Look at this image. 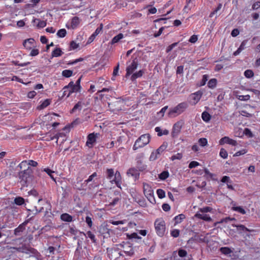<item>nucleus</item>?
Listing matches in <instances>:
<instances>
[{"instance_id":"338daca9","label":"nucleus","mask_w":260,"mask_h":260,"mask_svg":"<svg viewBox=\"0 0 260 260\" xmlns=\"http://www.w3.org/2000/svg\"><path fill=\"white\" fill-rule=\"evenodd\" d=\"M28 165L27 164V161L24 160L22 161L18 166V167H19L20 169H22L23 168H25L26 167H28Z\"/></svg>"},{"instance_id":"774afa93","label":"nucleus","mask_w":260,"mask_h":260,"mask_svg":"<svg viewBox=\"0 0 260 260\" xmlns=\"http://www.w3.org/2000/svg\"><path fill=\"white\" fill-rule=\"evenodd\" d=\"M119 200V199L118 198L114 199L109 204L108 206L110 207H113L118 203Z\"/></svg>"},{"instance_id":"0eeeda50","label":"nucleus","mask_w":260,"mask_h":260,"mask_svg":"<svg viewBox=\"0 0 260 260\" xmlns=\"http://www.w3.org/2000/svg\"><path fill=\"white\" fill-rule=\"evenodd\" d=\"M183 124L184 122L183 120L178 121L174 124L172 132L171 133V136L173 138L177 137L180 133L181 129Z\"/></svg>"},{"instance_id":"c9c22d12","label":"nucleus","mask_w":260,"mask_h":260,"mask_svg":"<svg viewBox=\"0 0 260 260\" xmlns=\"http://www.w3.org/2000/svg\"><path fill=\"white\" fill-rule=\"evenodd\" d=\"M34 22H38L37 26L39 28H43L46 25V22L43 20L36 19L34 20Z\"/></svg>"},{"instance_id":"412c9836","label":"nucleus","mask_w":260,"mask_h":260,"mask_svg":"<svg viewBox=\"0 0 260 260\" xmlns=\"http://www.w3.org/2000/svg\"><path fill=\"white\" fill-rule=\"evenodd\" d=\"M60 219L63 221L71 222L73 220V217L68 213H63L60 215Z\"/></svg>"},{"instance_id":"58836bf2","label":"nucleus","mask_w":260,"mask_h":260,"mask_svg":"<svg viewBox=\"0 0 260 260\" xmlns=\"http://www.w3.org/2000/svg\"><path fill=\"white\" fill-rule=\"evenodd\" d=\"M119 65V64L114 69L112 77L111 80L114 81L115 80V77L118 75Z\"/></svg>"},{"instance_id":"4468645a","label":"nucleus","mask_w":260,"mask_h":260,"mask_svg":"<svg viewBox=\"0 0 260 260\" xmlns=\"http://www.w3.org/2000/svg\"><path fill=\"white\" fill-rule=\"evenodd\" d=\"M143 155L142 153L139 154L137 158V168L138 169L139 171H143L146 169V166L145 165H142L141 158L143 157Z\"/></svg>"},{"instance_id":"cd10ccee","label":"nucleus","mask_w":260,"mask_h":260,"mask_svg":"<svg viewBox=\"0 0 260 260\" xmlns=\"http://www.w3.org/2000/svg\"><path fill=\"white\" fill-rule=\"evenodd\" d=\"M14 203L17 205L21 206L24 203V199L21 197H16L14 199Z\"/></svg>"},{"instance_id":"c03bdc74","label":"nucleus","mask_w":260,"mask_h":260,"mask_svg":"<svg viewBox=\"0 0 260 260\" xmlns=\"http://www.w3.org/2000/svg\"><path fill=\"white\" fill-rule=\"evenodd\" d=\"M243 134L245 135V136H247L248 138H252L253 137V135L250 129L248 128H245L243 131Z\"/></svg>"},{"instance_id":"ea45409f","label":"nucleus","mask_w":260,"mask_h":260,"mask_svg":"<svg viewBox=\"0 0 260 260\" xmlns=\"http://www.w3.org/2000/svg\"><path fill=\"white\" fill-rule=\"evenodd\" d=\"M85 236L90 238L93 242H95L96 239L95 236L91 231L87 232L85 234Z\"/></svg>"},{"instance_id":"a878e982","label":"nucleus","mask_w":260,"mask_h":260,"mask_svg":"<svg viewBox=\"0 0 260 260\" xmlns=\"http://www.w3.org/2000/svg\"><path fill=\"white\" fill-rule=\"evenodd\" d=\"M202 118L204 121L208 122L211 120V116L208 112L204 111L202 114Z\"/></svg>"},{"instance_id":"79ce46f5","label":"nucleus","mask_w":260,"mask_h":260,"mask_svg":"<svg viewBox=\"0 0 260 260\" xmlns=\"http://www.w3.org/2000/svg\"><path fill=\"white\" fill-rule=\"evenodd\" d=\"M219 155L221 157L224 159L228 157V152L225 149L222 148L220 150Z\"/></svg>"},{"instance_id":"a18cd8bd","label":"nucleus","mask_w":260,"mask_h":260,"mask_svg":"<svg viewBox=\"0 0 260 260\" xmlns=\"http://www.w3.org/2000/svg\"><path fill=\"white\" fill-rule=\"evenodd\" d=\"M44 171L47 173V174L50 177V178L53 181H55V179L53 175L54 173V171L51 170L49 169H45Z\"/></svg>"},{"instance_id":"49530a36","label":"nucleus","mask_w":260,"mask_h":260,"mask_svg":"<svg viewBox=\"0 0 260 260\" xmlns=\"http://www.w3.org/2000/svg\"><path fill=\"white\" fill-rule=\"evenodd\" d=\"M244 75L247 78H250L254 76L253 72L251 70H247L244 72Z\"/></svg>"},{"instance_id":"7ed1b4c3","label":"nucleus","mask_w":260,"mask_h":260,"mask_svg":"<svg viewBox=\"0 0 260 260\" xmlns=\"http://www.w3.org/2000/svg\"><path fill=\"white\" fill-rule=\"evenodd\" d=\"M151 139V136L149 134L141 135L135 142L133 146V150H136L139 148H142L147 145Z\"/></svg>"},{"instance_id":"9b49d317","label":"nucleus","mask_w":260,"mask_h":260,"mask_svg":"<svg viewBox=\"0 0 260 260\" xmlns=\"http://www.w3.org/2000/svg\"><path fill=\"white\" fill-rule=\"evenodd\" d=\"M121 246L123 247V250L119 253L120 255H124L125 254L126 256L130 255V244L129 242H123L122 244H121Z\"/></svg>"},{"instance_id":"6e6d98bb","label":"nucleus","mask_w":260,"mask_h":260,"mask_svg":"<svg viewBox=\"0 0 260 260\" xmlns=\"http://www.w3.org/2000/svg\"><path fill=\"white\" fill-rule=\"evenodd\" d=\"M158 154H157L156 151L152 152L150 156L149 159L150 161H153L156 159L158 157Z\"/></svg>"},{"instance_id":"f8f14e48","label":"nucleus","mask_w":260,"mask_h":260,"mask_svg":"<svg viewBox=\"0 0 260 260\" xmlns=\"http://www.w3.org/2000/svg\"><path fill=\"white\" fill-rule=\"evenodd\" d=\"M32 217H30L29 219L26 220L22 223L20 224L17 228L14 230V234L16 236L20 235V233L22 232L25 229V226L29 222V220L31 219Z\"/></svg>"},{"instance_id":"423d86ee","label":"nucleus","mask_w":260,"mask_h":260,"mask_svg":"<svg viewBox=\"0 0 260 260\" xmlns=\"http://www.w3.org/2000/svg\"><path fill=\"white\" fill-rule=\"evenodd\" d=\"M143 191L145 197L149 202L152 204H155V199L153 196V191L148 184L143 183Z\"/></svg>"},{"instance_id":"c756f323","label":"nucleus","mask_w":260,"mask_h":260,"mask_svg":"<svg viewBox=\"0 0 260 260\" xmlns=\"http://www.w3.org/2000/svg\"><path fill=\"white\" fill-rule=\"evenodd\" d=\"M168 143L164 142L163 144L156 150L157 154H160L167 147Z\"/></svg>"},{"instance_id":"de8ad7c7","label":"nucleus","mask_w":260,"mask_h":260,"mask_svg":"<svg viewBox=\"0 0 260 260\" xmlns=\"http://www.w3.org/2000/svg\"><path fill=\"white\" fill-rule=\"evenodd\" d=\"M198 143L200 146L204 147L207 145L208 142L206 138H202L199 139Z\"/></svg>"},{"instance_id":"6ab92c4d","label":"nucleus","mask_w":260,"mask_h":260,"mask_svg":"<svg viewBox=\"0 0 260 260\" xmlns=\"http://www.w3.org/2000/svg\"><path fill=\"white\" fill-rule=\"evenodd\" d=\"M97 176L96 173L94 172L92 175L89 176L88 178L86 180H85L84 182V183L82 184L81 188H79V190L81 189H84V187L86 186L87 183L92 181L93 178Z\"/></svg>"},{"instance_id":"9d476101","label":"nucleus","mask_w":260,"mask_h":260,"mask_svg":"<svg viewBox=\"0 0 260 260\" xmlns=\"http://www.w3.org/2000/svg\"><path fill=\"white\" fill-rule=\"evenodd\" d=\"M98 133H91L88 135L87 136V140L86 141V145L88 147H91L93 144L95 142L96 139L99 136Z\"/></svg>"},{"instance_id":"a211bd4d","label":"nucleus","mask_w":260,"mask_h":260,"mask_svg":"<svg viewBox=\"0 0 260 260\" xmlns=\"http://www.w3.org/2000/svg\"><path fill=\"white\" fill-rule=\"evenodd\" d=\"M248 42L247 40H244L241 44L240 47L238 48V49L235 51L233 53L234 56H237L240 54V53L245 49V46Z\"/></svg>"},{"instance_id":"13d9d810","label":"nucleus","mask_w":260,"mask_h":260,"mask_svg":"<svg viewBox=\"0 0 260 260\" xmlns=\"http://www.w3.org/2000/svg\"><path fill=\"white\" fill-rule=\"evenodd\" d=\"M250 96L248 94L246 95H237V98L239 100L246 101L250 99Z\"/></svg>"},{"instance_id":"5701e85b","label":"nucleus","mask_w":260,"mask_h":260,"mask_svg":"<svg viewBox=\"0 0 260 260\" xmlns=\"http://www.w3.org/2000/svg\"><path fill=\"white\" fill-rule=\"evenodd\" d=\"M232 204L233 205L232 210L237 211L242 214H245L246 213V211L243 207L241 206H235L236 203H234L233 202L232 203Z\"/></svg>"},{"instance_id":"1a4fd4ad","label":"nucleus","mask_w":260,"mask_h":260,"mask_svg":"<svg viewBox=\"0 0 260 260\" xmlns=\"http://www.w3.org/2000/svg\"><path fill=\"white\" fill-rule=\"evenodd\" d=\"M64 89H69V92L67 94V97H69L73 93L80 92L81 90L79 88L74 85L73 81H71L68 85L64 86Z\"/></svg>"},{"instance_id":"f257e3e1","label":"nucleus","mask_w":260,"mask_h":260,"mask_svg":"<svg viewBox=\"0 0 260 260\" xmlns=\"http://www.w3.org/2000/svg\"><path fill=\"white\" fill-rule=\"evenodd\" d=\"M106 176L112 184H115L117 187H120L121 175L118 171L115 173L113 169H108L106 171Z\"/></svg>"},{"instance_id":"dca6fc26","label":"nucleus","mask_w":260,"mask_h":260,"mask_svg":"<svg viewBox=\"0 0 260 260\" xmlns=\"http://www.w3.org/2000/svg\"><path fill=\"white\" fill-rule=\"evenodd\" d=\"M145 71L144 70H140L138 72H136L135 73H133L131 75V81H134L136 79L141 77L144 74Z\"/></svg>"},{"instance_id":"4c0bfd02","label":"nucleus","mask_w":260,"mask_h":260,"mask_svg":"<svg viewBox=\"0 0 260 260\" xmlns=\"http://www.w3.org/2000/svg\"><path fill=\"white\" fill-rule=\"evenodd\" d=\"M66 34L67 31L64 28L59 29L57 32V36L59 38H63L66 36Z\"/></svg>"},{"instance_id":"680f3d73","label":"nucleus","mask_w":260,"mask_h":260,"mask_svg":"<svg viewBox=\"0 0 260 260\" xmlns=\"http://www.w3.org/2000/svg\"><path fill=\"white\" fill-rule=\"evenodd\" d=\"M182 157V153H178L176 155H174L172 156L171 159L172 160H174L175 159H181Z\"/></svg>"},{"instance_id":"e433bc0d","label":"nucleus","mask_w":260,"mask_h":260,"mask_svg":"<svg viewBox=\"0 0 260 260\" xmlns=\"http://www.w3.org/2000/svg\"><path fill=\"white\" fill-rule=\"evenodd\" d=\"M131 176L134 177L136 179H138L140 176V173L135 168H131Z\"/></svg>"},{"instance_id":"3c124183","label":"nucleus","mask_w":260,"mask_h":260,"mask_svg":"<svg viewBox=\"0 0 260 260\" xmlns=\"http://www.w3.org/2000/svg\"><path fill=\"white\" fill-rule=\"evenodd\" d=\"M191 0H186V5L185 6L183 10L185 12H188L191 9V6H190V2Z\"/></svg>"},{"instance_id":"393cba45","label":"nucleus","mask_w":260,"mask_h":260,"mask_svg":"<svg viewBox=\"0 0 260 260\" xmlns=\"http://www.w3.org/2000/svg\"><path fill=\"white\" fill-rule=\"evenodd\" d=\"M123 38V35L121 33L119 34L117 36H115L111 40V44L113 45L115 43H118L121 39Z\"/></svg>"},{"instance_id":"864d4df0","label":"nucleus","mask_w":260,"mask_h":260,"mask_svg":"<svg viewBox=\"0 0 260 260\" xmlns=\"http://www.w3.org/2000/svg\"><path fill=\"white\" fill-rule=\"evenodd\" d=\"M187 251L183 249H179L178 250V255L180 257H184L187 255Z\"/></svg>"},{"instance_id":"a19ab883","label":"nucleus","mask_w":260,"mask_h":260,"mask_svg":"<svg viewBox=\"0 0 260 260\" xmlns=\"http://www.w3.org/2000/svg\"><path fill=\"white\" fill-rule=\"evenodd\" d=\"M82 103L81 102H78L73 107L72 110V113L75 112L77 110H81L82 109Z\"/></svg>"},{"instance_id":"2f4dec72","label":"nucleus","mask_w":260,"mask_h":260,"mask_svg":"<svg viewBox=\"0 0 260 260\" xmlns=\"http://www.w3.org/2000/svg\"><path fill=\"white\" fill-rule=\"evenodd\" d=\"M237 227L238 231H247V232H254V230H249L244 225L240 224L237 225H235Z\"/></svg>"},{"instance_id":"bb28decb","label":"nucleus","mask_w":260,"mask_h":260,"mask_svg":"<svg viewBox=\"0 0 260 260\" xmlns=\"http://www.w3.org/2000/svg\"><path fill=\"white\" fill-rule=\"evenodd\" d=\"M219 251L224 255H228L231 254L233 251L228 247H222L219 249Z\"/></svg>"},{"instance_id":"39448f33","label":"nucleus","mask_w":260,"mask_h":260,"mask_svg":"<svg viewBox=\"0 0 260 260\" xmlns=\"http://www.w3.org/2000/svg\"><path fill=\"white\" fill-rule=\"evenodd\" d=\"M155 229L157 235L160 237L164 236L166 231V223L161 219H157L154 222Z\"/></svg>"},{"instance_id":"0e129e2a","label":"nucleus","mask_w":260,"mask_h":260,"mask_svg":"<svg viewBox=\"0 0 260 260\" xmlns=\"http://www.w3.org/2000/svg\"><path fill=\"white\" fill-rule=\"evenodd\" d=\"M200 164L196 161H191L188 166V168L190 169H192L193 168H195L198 166H199Z\"/></svg>"},{"instance_id":"72a5a7b5","label":"nucleus","mask_w":260,"mask_h":260,"mask_svg":"<svg viewBox=\"0 0 260 260\" xmlns=\"http://www.w3.org/2000/svg\"><path fill=\"white\" fill-rule=\"evenodd\" d=\"M169 176V172L167 171H164L162 172L160 174L158 175V177L160 179L164 180L166 179Z\"/></svg>"},{"instance_id":"f3484780","label":"nucleus","mask_w":260,"mask_h":260,"mask_svg":"<svg viewBox=\"0 0 260 260\" xmlns=\"http://www.w3.org/2000/svg\"><path fill=\"white\" fill-rule=\"evenodd\" d=\"M194 216L206 221H211L212 220L211 218L207 214H201L198 212L195 214Z\"/></svg>"},{"instance_id":"b1692460","label":"nucleus","mask_w":260,"mask_h":260,"mask_svg":"<svg viewBox=\"0 0 260 260\" xmlns=\"http://www.w3.org/2000/svg\"><path fill=\"white\" fill-rule=\"evenodd\" d=\"M80 23L79 19L78 17H74L71 20V27L73 29L76 28Z\"/></svg>"},{"instance_id":"69168bd1","label":"nucleus","mask_w":260,"mask_h":260,"mask_svg":"<svg viewBox=\"0 0 260 260\" xmlns=\"http://www.w3.org/2000/svg\"><path fill=\"white\" fill-rule=\"evenodd\" d=\"M168 106H166L163 107L160 111L157 113L158 116L160 115L161 117H163L166 110L168 109Z\"/></svg>"},{"instance_id":"052dcab7","label":"nucleus","mask_w":260,"mask_h":260,"mask_svg":"<svg viewBox=\"0 0 260 260\" xmlns=\"http://www.w3.org/2000/svg\"><path fill=\"white\" fill-rule=\"evenodd\" d=\"M229 142V138L228 137H224L222 138L219 141L220 145H223L225 143L228 144Z\"/></svg>"},{"instance_id":"6e6552de","label":"nucleus","mask_w":260,"mask_h":260,"mask_svg":"<svg viewBox=\"0 0 260 260\" xmlns=\"http://www.w3.org/2000/svg\"><path fill=\"white\" fill-rule=\"evenodd\" d=\"M11 249L15 250L18 252L25 253L26 254L35 253L36 250L34 248L26 246L25 244H23L21 246L19 247H12Z\"/></svg>"},{"instance_id":"f03ea898","label":"nucleus","mask_w":260,"mask_h":260,"mask_svg":"<svg viewBox=\"0 0 260 260\" xmlns=\"http://www.w3.org/2000/svg\"><path fill=\"white\" fill-rule=\"evenodd\" d=\"M188 105L186 102H182L179 104L176 107L170 109L168 115L169 117H174L177 115L183 113L188 107Z\"/></svg>"},{"instance_id":"ddd939ff","label":"nucleus","mask_w":260,"mask_h":260,"mask_svg":"<svg viewBox=\"0 0 260 260\" xmlns=\"http://www.w3.org/2000/svg\"><path fill=\"white\" fill-rule=\"evenodd\" d=\"M35 41L32 38H29L25 40L23 42V45L24 47L28 50H30L32 48L35 47Z\"/></svg>"},{"instance_id":"bf43d9fd","label":"nucleus","mask_w":260,"mask_h":260,"mask_svg":"<svg viewBox=\"0 0 260 260\" xmlns=\"http://www.w3.org/2000/svg\"><path fill=\"white\" fill-rule=\"evenodd\" d=\"M109 223L113 224V225H118V224H123L125 222V220H117V221H115L114 220H109Z\"/></svg>"},{"instance_id":"aec40b11","label":"nucleus","mask_w":260,"mask_h":260,"mask_svg":"<svg viewBox=\"0 0 260 260\" xmlns=\"http://www.w3.org/2000/svg\"><path fill=\"white\" fill-rule=\"evenodd\" d=\"M141 239H142V238L140 236H138L137 233H131V243H132L134 241L138 242V243L141 242ZM132 244H133L131 243V245Z\"/></svg>"},{"instance_id":"4d7b16f0","label":"nucleus","mask_w":260,"mask_h":260,"mask_svg":"<svg viewBox=\"0 0 260 260\" xmlns=\"http://www.w3.org/2000/svg\"><path fill=\"white\" fill-rule=\"evenodd\" d=\"M103 26V24H101L100 27H98L95 29L94 32L92 34L93 35V36H94L95 37L98 36L102 31Z\"/></svg>"},{"instance_id":"4be33fe9","label":"nucleus","mask_w":260,"mask_h":260,"mask_svg":"<svg viewBox=\"0 0 260 260\" xmlns=\"http://www.w3.org/2000/svg\"><path fill=\"white\" fill-rule=\"evenodd\" d=\"M203 94V92L201 91H198L193 94H191V98L193 100L196 101V103H197L200 100L202 95Z\"/></svg>"},{"instance_id":"e2e57ef3","label":"nucleus","mask_w":260,"mask_h":260,"mask_svg":"<svg viewBox=\"0 0 260 260\" xmlns=\"http://www.w3.org/2000/svg\"><path fill=\"white\" fill-rule=\"evenodd\" d=\"M212 210V208L210 207H206L200 209V211L203 213L211 212Z\"/></svg>"},{"instance_id":"09e8293b","label":"nucleus","mask_w":260,"mask_h":260,"mask_svg":"<svg viewBox=\"0 0 260 260\" xmlns=\"http://www.w3.org/2000/svg\"><path fill=\"white\" fill-rule=\"evenodd\" d=\"M180 231L178 229H174L171 231V235L173 237L177 238L179 236Z\"/></svg>"},{"instance_id":"7c9ffc66","label":"nucleus","mask_w":260,"mask_h":260,"mask_svg":"<svg viewBox=\"0 0 260 260\" xmlns=\"http://www.w3.org/2000/svg\"><path fill=\"white\" fill-rule=\"evenodd\" d=\"M185 218V215L183 214H180L176 216H175L174 218V220L175 221V223H180L182 220Z\"/></svg>"},{"instance_id":"c85d7f7f","label":"nucleus","mask_w":260,"mask_h":260,"mask_svg":"<svg viewBox=\"0 0 260 260\" xmlns=\"http://www.w3.org/2000/svg\"><path fill=\"white\" fill-rule=\"evenodd\" d=\"M63 54L62 51L61 50L58 48H56L55 50H54L52 52V56L53 57H58L61 56Z\"/></svg>"},{"instance_id":"603ef678","label":"nucleus","mask_w":260,"mask_h":260,"mask_svg":"<svg viewBox=\"0 0 260 260\" xmlns=\"http://www.w3.org/2000/svg\"><path fill=\"white\" fill-rule=\"evenodd\" d=\"M208 77H209L208 75H204L199 86H202L205 85L206 82L208 80Z\"/></svg>"},{"instance_id":"5fc2aeb1","label":"nucleus","mask_w":260,"mask_h":260,"mask_svg":"<svg viewBox=\"0 0 260 260\" xmlns=\"http://www.w3.org/2000/svg\"><path fill=\"white\" fill-rule=\"evenodd\" d=\"M221 181L223 183H232V181L230 177L227 176H224L222 177Z\"/></svg>"},{"instance_id":"37998d69","label":"nucleus","mask_w":260,"mask_h":260,"mask_svg":"<svg viewBox=\"0 0 260 260\" xmlns=\"http://www.w3.org/2000/svg\"><path fill=\"white\" fill-rule=\"evenodd\" d=\"M156 192L159 199H163L165 197V191L163 189H158Z\"/></svg>"},{"instance_id":"20e7f679","label":"nucleus","mask_w":260,"mask_h":260,"mask_svg":"<svg viewBox=\"0 0 260 260\" xmlns=\"http://www.w3.org/2000/svg\"><path fill=\"white\" fill-rule=\"evenodd\" d=\"M32 173L31 169L28 167L26 169L19 172V176L20 179V182L23 187L27 186V183L30 180V176Z\"/></svg>"},{"instance_id":"473e14b6","label":"nucleus","mask_w":260,"mask_h":260,"mask_svg":"<svg viewBox=\"0 0 260 260\" xmlns=\"http://www.w3.org/2000/svg\"><path fill=\"white\" fill-rule=\"evenodd\" d=\"M217 84V80L215 78L210 79L208 83V86L210 88H214Z\"/></svg>"},{"instance_id":"8fccbe9b","label":"nucleus","mask_w":260,"mask_h":260,"mask_svg":"<svg viewBox=\"0 0 260 260\" xmlns=\"http://www.w3.org/2000/svg\"><path fill=\"white\" fill-rule=\"evenodd\" d=\"M50 104V101L49 99H46L45 101H44L41 105H40L41 109H44L46 107H47L48 106H49Z\"/></svg>"},{"instance_id":"f704fd0d","label":"nucleus","mask_w":260,"mask_h":260,"mask_svg":"<svg viewBox=\"0 0 260 260\" xmlns=\"http://www.w3.org/2000/svg\"><path fill=\"white\" fill-rule=\"evenodd\" d=\"M73 75V71L70 70H64L62 72V75L66 78L70 77Z\"/></svg>"},{"instance_id":"2eb2a0df","label":"nucleus","mask_w":260,"mask_h":260,"mask_svg":"<svg viewBox=\"0 0 260 260\" xmlns=\"http://www.w3.org/2000/svg\"><path fill=\"white\" fill-rule=\"evenodd\" d=\"M133 62L131 63V74L137 69L138 66L140 64V58H137V57H134L132 56Z\"/></svg>"}]
</instances>
